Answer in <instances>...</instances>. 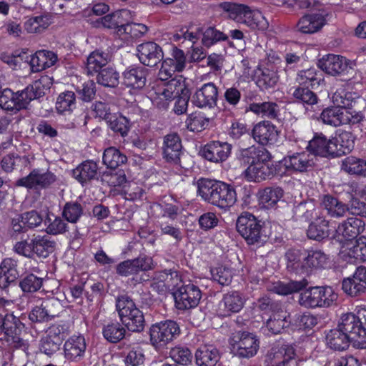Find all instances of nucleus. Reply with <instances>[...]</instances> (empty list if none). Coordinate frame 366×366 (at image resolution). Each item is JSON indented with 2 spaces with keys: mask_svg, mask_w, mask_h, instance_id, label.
Masks as SVG:
<instances>
[{
  "mask_svg": "<svg viewBox=\"0 0 366 366\" xmlns=\"http://www.w3.org/2000/svg\"><path fill=\"white\" fill-rule=\"evenodd\" d=\"M197 193L204 201L224 210L231 208L237 200L232 185L209 179L198 180Z\"/></svg>",
  "mask_w": 366,
  "mask_h": 366,
  "instance_id": "obj_1",
  "label": "nucleus"
},
{
  "mask_svg": "<svg viewBox=\"0 0 366 366\" xmlns=\"http://www.w3.org/2000/svg\"><path fill=\"white\" fill-rule=\"evenodd\" d=\"M56 247L55 241L48 235H34L31 239H26L16 242L14 250L19 255L27 258H33L36 255L39 258H46Z\"/></svg>",
  "mask_w": 366,
  "mask_h": 366,
  "instance_id": "obj_2",
  "label": "nucleus"
},
{
  "mask_svg": "<svg viewBox=\"0 0 366 366\" xmlns=\"http://www.w3.org/2000/svg\"><path fill=\"white\" fill-rule=\"evenodd\" d=\"M337 327L350 336L355 347L366 348V310L359 312L357 316L353 313L342 315Z\"/></svg>",
  "mask_w": 366,
  "mask_h": 366,
  "instance_id": "obj_3",
  "label": "nucleus"
},
{
  "mask_svg": "<svg viewBox=\"0 0 366 366\" xmlns=\"http://www.w3.org/2000/svg\"><path fill=\"white\" fill-rule=\"evenodd\" d=\"M236 227L248 244L260 246L267 241L260 221L250 213H242L237 218Z\"/></svg>",
  "mask_w": 366,
  "mask_h": 366,
  "instance_id": "obj_4",
  "label": "nucleus"
},
{
  "mask_svg": "<svg viewBox=\"0 0 366 366\" xmlns=\"http://www.w3.org/2000/svg\"><path fill=\"white\" fill-rule=\"evenodd\" d=\"M64 311L61 302L56 297L51 296L38 300L29 314V319L32 322H46L58 317Z\"/></svg>",
  "mask_w": 366,
  "mask_h": 366,
  "instance_id": "obj_5",
  "label": "nucleus"
},
{
  "mask_svg": "<svg viewBox=\"0 0 366 366\" xmlns=\"http://www.w3.org/2000/svg\"><path fill=\"white\" fill-rule=\"evenodd\" d=\"M59 181V177L51 171L42 168L33 169L30 173L19 179L16 185L27 189L38 191L50 188Z\"/></svg>",
  "mask_w": 366,
  "mask_h": 366,
  "instance_id": "obj_6",
  "label": "nucleus"
},
{
  "mask_svg": "<svg viewBox=\"0 0 366 366\" xmlns=\"http://www.w3.org/2000/svg\"><path fill=\"white\" fill-rule=\"evenodd\" d=\"M177 323L172 320L157 322L149 329L151 345L157 350H162L179 334Z\"/></svg>",
  "mask_w": 366,
  "mask_h": 366,
  "instance_id": "obj_7",
  "label": "nucleus"
},
{
  "mask_svg": "<svg viewBox=\"0 0 366 366\" xmlns=\"http://www.w3.org/2000/svg\"><path fill=\"white\" fill-rule=\"evenodd\" d=\"M51 85L50 78L44 76L34 81L24 89L15 93L17 110L26 108L31 100L44 96L46 91L50 89Z\"/></svg>",
  "mask_w": 366,
  "mask_h": 366,
  "instance_id": "obj_8",
  "label": "nucleus"
},
{
  "mask_svg": "<svg viewBox=\"0 0 366 366\" xmlns=\"http://www.w3.org/2000/svg\"><path fill=\"white\" fill-rule=\"evenodd\" d=\"M229 343L237 355L244 358L254 356L259 347L257 337L247 332L239 331L233 333L229 339Z\"/></svg>",
  "mask_w": 366,
  "mask_h": 366,
  "instance_id": "obj_9",
  "label": "nucleus"
},
{
  "mask_svg": "<svg viewBox=\"0 0 366 366\" xmlns=\"http://www.w3.org/2000/svg\"><path fill=\"white\" fill-rule=\"evenodd\" d=\"M24 328V325L19 317L11 313H6L4 325L1 326L0 331L4 332L6 342L16 349L25 348L26 342L21 337V334Z\"/></svg>",
  "mask_w": 366,
  "mask_h": 366,
  "instance_id": "obj_10",
  "label": "nucleus"
},
{
  "mask_svg": "<svg viewBox=\"0 0 366 366\" xmlns=\"http://www.w3.org/2000/svg\"><path fill=\"white\" fill-rule=\"evenodd\" d=\"M218 88L212 82H208L197 88L191 97L192 104L200 109H212L217 107Z\"/></svg>",
  "mask_w": 366,
  "mask_h": 366,
  "instance_id": "obj_11",
  "label": "nucleus"
},
{
  "mask_svg": "<svg viewBox=\"0 0 366 366\" xmlns=\"http://www.w3.org/2000/svg\"><path fill=\"white\" fill-rule=\"evenodd\" d=\"M175 305L179 310H189L197 307L202 297L196 285L188 284L180 287L174 294Z\"/></svg>",
  "mask_w": 366,
  "mask_h": 366,
  "instance_id": "obj_12",
  "label": "nucleus"
},
{
  "mask_svg": "<svg viewBox=\"0 0 366 366\" xmlns=\"http://www.w3.org/2000/svg\"><path fill=\"white\" fill-rule=\"evenodd\" d=\"M154 267L152 258L142 255L133 259L124 260L117 265L116 272L122 277L133 276Z\"/></svg>",
  "mask_w": 366,
  "mask_h": 366,
  "instance_id": "obj_13",
  "label": "nucleus"
},
{
  "mask_svg": "<svg viewBox=\"0 0 366 366\" xmlns=\"http://www.w3.org/2000/svg\"><path fill=\"white\" fill-rule=\"evenodd\" d=\"M296 356L295 347L292 345L283 344L272 347L267 354L266 366H290Z\"/></svg>",
  "mask_w": 366,
  "mask_h": 366,
  "instance_id": "obj_14",
  "label": "nucleus"
},
{
  "mask_svg": "<svg viewBox=\"0 0 366 366\" xmlns=\"http://www.w3.org/2000/svg\"><path fill=\"white\" fill-rule=\"evenodd\" d=\"M353 63L345 57L336 55L327 54L319 60V67L332 76H337L348 72L352 68Z\"/></svg>",
  "mask_w": 366,
  "mask_h": 366,
  "instance_id": "obj_15",
  "label": "nucleus"
},
{
  "mask_svg": "<svg viewBox=\"0 0 366 366\" xmlns=\"http://www.w3.org/2000/svg\"><path fill=\"white\" fill-rule=\"evenodd\" d=\"M282 164L288 171L304 172L315 164L314 154L306 151L289 154L282 159Z\"/></svg>",
  "mask_w": 366,
  "mask_h": 366,
  "instance_id": "obj_16",
  "label": "nucleus"
},
{
  "mask_svg": "<svg viewBox=\"0 0 366 366\" xmlns=\"http://www.w3.org/2000/svg\"><path fill=\"white\" fill-rule=\"evenodd\" d=\"M172 58H166L162 63L158 77L161 81H167L176 71H182L186 66V57L182 50L174 48Z\"/></svg>",
  "mask_w": 366,
  "mask_h": 366,
  "instance_id": "obj_17",
  "label": "nucleus"
},
{
  "mask_svg": "<svg viewBox=\"0 0 366 366\" xmlns=\"http://www.w3.org/2000/svg\"><path fill=\"white\" fill-rule=\"evenodd\" d=\"M137 54L140 62L150 67L157 66L164 57L162 47L153 41L139 44L137 46Z\"/></svg>",
  "mask_w": 366,
  "mask_h": 366,
  "instance_id": "obj_18",
  "label": "nucleus"
},
{
  "mask_svg": "<svg viewBox=\"0 0 366 366\" xmlns=\"http://www.w3.org/2000/svg\"><path fill=\"white\" fill-rule=\"evenodd\" d=\"M343 291L351 297H357L366 292V267H357L352 277L345 278L342 282Z\"/></svg>",
  "mask_w": 366,
  "mask_h": 366,
  "instance_id": "obj_19",
  "label": "nucleus"
},
{
  "mask_svg": "<svg viewBox=\"0 0 366 366\" xmlns=\"http://www.w3.org/2000/svg\"><path fill=\"white\" fill-rule=\"evenodd\" d=\"M269 159H259L256 163L249 164L244 172V177L249 182H256L271 179L275 173V168L269 163Z\"/></svg>",
  "mask_w": 366,
  "mask_h": 366,
  "instance_id": "obj_20",
  "label": "nucleus"
},
{
  "mask_svg": "<svg viewBox=\"0 0 366 366\" xmlns=\"http://www.w3.org/2000/svg\"><path fill=\"white\" fill-rule=\"evenodd\" d=\"M306 149L310 154H314L315 161L317 156L322 157H335L336 146L332 139H327L322 134H316L308 142Z\"/></svg>",
  "mask_w": 366,
  "mask_h": 366,
  "instance_id": "obj_21",
  "label": "nucleus"
},
{
  "mask_svg": "<svg viewBox=\"0 0 366 366\" xmlns=\"http://www.w3.org/2000/svg\"><path fill=\"white\" fill-rule=\"evenodd\" d=\"M365 222L356 217H349L336 229L337 241L342 242L343 239L347 241L355 239L365 230Z\"/></svg>",
  "mask_w": 366,
  "mask_h": 366,
  "instance_id": "obj_22",
  "label": "nucleus"
},
{
  "mask_svg": "<svg viewBox=\"0 0 366 366\" xmlns=\"http://www.w3.org/2000/svg\"><path fill=\"white\" fill-rule=\"evenodd\" d=\"M231 151L230 144L214 141L204 146L202 155L206 159L217 163L225 161L230 155Z\"/></svg>",
  "mask_w": 366,
  "mask_h": 366,
  "instance_id": "obj_23",
  "label": "nucleus"
},
{
  "mask_svg": "<svg viewBox=\"0 0 366 366\" xmlns=\"http://www.w3.org/2000/svg\"><path fill=\"white\" fill-rule=\"evenodd\" d=\"M86 349V344L84 337L73 335L64 345V356L67 360L79 362L83 359Z\"/></svg>",
  "mask_w": 366,
  "mask_h": 366,
  "instance_id": "obj_24",
  "label": "nucleus"
},
{
  "mask_svg": "<svg viewBox=\"0 0 366 366\" xmlns=\"http://www.w3.org/2000/svg\"><path fill=\"white\" fill-rule=\"evenodd\" d=\"M182 149V142L177 134L172 133L164 137L163 154L167 162L179 164Z\"/></svg>",
  "mask_w": 366,
  "mask_h": 366,
  "instance_id": "obj_25",
  "label": "nucleus"
},
{
  "mask_svg": "<svg viewBox=\"0 0 366 366\" xmlns=\"http://www.w3.org/2000/svg\"><path fill=\"white\" fill-rule=\"evenodd\" d=\"M148 69L142 66H131L123 72V83L129 87L142 89L146 84Z\"/></svg>",
  "mask_w": 366,
  "mask_h": 366,
  "instance_id": "obj_26",
  "label": "nucleus"
},
{
  "mask_svg": "<svg viewBox=\"0 0 366 366\" xmlns=\"http://www.w3.org/2000/svg\"><path fill=\"white\" fill-rule=\"evenodd\" d=\"M253 139L262 145H267L274 142L277 131L274 124L269 121H262L255 124L252 129Z\"/></svg>",
  "mask_w": 366,
  "mask_h": 366,
  "instance_id": "obj_27",
  "label": "nucleus"
},
{
  "mask_svg": "<svg viewBox=\"0 0 366 366\" xmlns=\"http://www.w3.org/2000/svg\"><path fill=\"white\" fill-rule=\"evenodd\" d=\"M19 277L17 261L5 258L0 263V288L6 290Z\"/></svg>",
  "mask_w": 366,
  "mask_h": 366,
  "instance_id": "obj_28",
  "label": "nucleus"
},
{
  "mask_svg": "<svg viewBox=\"0 0 366 366\" xmlns=\"http://www.w3.org/2000/svg\"><path fill=\"white\" fill-rule=\"evenodd\" d=\"M99 171L98 163L93 160H85L72 170L73 177L84 185L97 179Z\"/></svg>",
  "mask_w": 366,
  "mask_h": 366,
  "instance_id": "obj_29",
  "label": "nucleus"
},
{
  "mask_svg": "<svg viewBox=\"0 0 366 366\" xmlns=\"http://www.w3.org/2000/svg\"><path fill=\"white\" fill-rule=\"evenodd\" d=\"M244 305L242 295L238 292L225 294L219 304L221 315L229 316L232 313L239 312Z\"/></svg>",
  "mask_w": 366,
  "mask_h": 366,
  "instance_id": "obj_30",
  "label": "nucleus"
},
{
  "mask_svg": "<svg viewBox=\"0 0 366 366\" xmlns=\"http://www.w3.org/2000/svg\"><path fill=\"white\" fill-rule=\"evenodd\" d=\"M326 22L325 14L312 13L303 16L298 21V30L304 34H312L318 31Z\"/></svg>",
  "mask_w": 366,
  "mask_h": 366,
  "instance_id": "obj_31",
  "label": "nucleus"
},
{
  "mask_svg": "<svg viewBox=\"0 0 366 366\" xmlns=\"http://www.w3.org/2000/svg\"><path fill=\"white\" fill-rule=\"evenodd\" d=\"M57 55L51 51L39 50L30 56L29 64L33 72L49 68L57 61Z\"/></svg>",
  "mask_w": 366,
  "mask_h": 366,
  "instance_id": "obj_32",
  "label": "nucleus"
},
{
  "mask_svg": "<svg viewBox=\"0 0 366 366\" xmlns=\"http://www.w3.org/2000/svg\"><path fill=\"white\" fill-rule=\"evenodd\" d=\"M287 317V312L283 310L273 312L262 327L263 332L268 335L280 334L288 325Z\"/></svg>",
  "mask_w": 366,
  "mask_h": 366,
  "instance_id": "obj_33",
  "label": "nucleus"
},
{
  "mask_svg": "<svg viewBox=\"0 0 366 366\" xmlns=\"http://www.w3.org/2000/svg\"><path fill=\"white\" fill-rule=\"evenodd\" d=\"M343 257L350 261L353 259L360 262H366V237L361 236L354 243L347 244L341 251Z\"/></svg>",
  "mask_w": 366,
  "mask_h": 366,
  "instance_id": "obj_34",
  "label": "nucleus"
},
{
  "mask_svg": "<svg viewBox=\"0 0 366 366\" xmlns=\"http://www.w3.org/2000/svg\"><path fill=\"white\" fill-rule=\"evenodd\" d=\"M198 366H215L219 360V352L213 345H202L195 353Z\"/></svg>",
  "mask_w": 366,
  "mask_h": 366,
  "instance_id": "obj_35",
  "label": "nucleus"
},
{
  "mask_svg": "<svg viewBox=\"0 0 366 366\" xmlns=\"http://www.w3.org/2000/svg\"><path fill=\"white\" fill-rule=\"evenodd\" d=\"M129 10L121 9L102 17L99 22L103 27L114 29L117 34L118 30L124 26V24H126V20L129 18Z\"/></svg>",
  "mask_w": 366,
  "mask_h": 366,
  "instance_id": "obj_36",
  "label": "nucleus"
},
{
  "mask_svg": "<svg viewBox=\"0 0 366 366\" xmlns=\"http://www.w3.org/2000/svg\"><path fill=\"white\" fill-rule=\"evenodd\" d=\"M326 342L330 348L334 350L342 351L349 347L352 340L350 336H347L337 327L328 332L326 335Z\"/></svg>",
  "mask_w": 366,
  "mask_h": 366,
  "instance_id": "obj_37",
  "label": "nucleus"
},
{
  "mask_svg": "<svg viewBox=\"0 0 366 366\" xmlns=\"http://www.w3.org/2000/svg\"><path fill=\"white\" fill-rule=\"evenodd\" d=\"M307 237L311 239L322 240L330 237L329 221L324 217H318L308 227Z\"/></svg>",
  "mask_w": 366,
  "mask_h": 366,
  "instance_id": "obj_38",
  "label": "nucleus"
},
{
  "mask_svg": "<svg viewBox=\"0 0 366 366\" xmlns=\"http://www.w3.org/2000/svg\"><path fill=\"white\" fill-rule=\"evenodd\" d=\"M247 111H250L262 118L274 119L278 117L280 107L274 102L252 103L249 105Z\"/></svg>",
  "mask_w": 366,
  "mask_h": 366,
  "instance_id": "obj_39",
  "label": "nucleus"
},
{
  "mask_svg": "<svg viewBox=\"0 0 366 366\" xmlns=\"http://www.w3.org/2000/svg\"><path fill=\"white\" fill-rule=\"evenodd\" d=\"M328 255L321 250L310 251L306 254L305 259V273L312 269H324L329 264Z\"/></svg>",
  "mask_w": 366,
  "mask_h": 366,
  "instance_id": "obj_40",
  "label": "nucleus"
},
{
  "mask_svg": "<svg viewBox=\"0 0 366 366\" xmlns=\"http://www.w3.org/2000/svg\"><path fill=\"white\" fill-rule=\"evenodd\" d=\"M345 108L342 107H329L324 109L320 114V119L325 124L339 127L344 124Z\"/></svg>",
  "mask_w": 366,
  "mask_h": 366,
  "instance_id": "obj_41",
  "label": "nucleus"
},
{
  "mask_svg": "<svg viewBox=\"0 0 366 366\" xmlns=\"http://www.w3.org/2000/svg\"><path fill=\"white\" fill-rule=\"evenodd\" d=\"M122 323L133 332H140L143 331L145 325L144 317L142 312L139 310H133L127 315L120 318Z\"/></svg>",
  "mask_w": 366,
  "mask_h": 366,
  "instance_id": "obj_42",
  "label": "nucleus"
},
{
  "mask_svg": "<svg viewBox=\"0 0 366 366\" xmlns=\"http://www.w3.org/2000/svg\"><path fill=\"white\" fill-rule=\"evenodd\" d=\"M306 254L300 249H290L285 253L287 268L297 274L305 273V259Z\"/></svg>",
  "mask_w": 366,
  "mask_h": 366,
  "instance_id": "obj_43",
  "label": "nucleus"
},
{
  "mask_svg": "<svg viewBox=\"0 0 366 366\" xmlns=\"http://www.w3.org/2000/svg\"><path fill=\"white\" fill-rule=\"evenodd\" d=\"M322 204L328 215L334 218L343 217L348 210L347 205L330 195L324 196Z\"/></svg>",
  "mask_w": 366,
  "mask_h": 366,
  "instance_id": "obj_44",
  "label": "nucleus"
},
{
  "mask_svg": "<svg viewBox=\"0 0 366 366\" xmlns=\"http://www.w3.org/2000/svg\"><path fill=\"white\" fill-rule=\"evenodd\" d=\"M238 158L244 164H251L256 163L259 159H270L271 155L265 149L252 146L241 149Z\"/></svg>",
  "mask_w": 366,
  "mask_h": 366,
  "instance_id": "obj_45",
  "label": "nucleus"
},
{
  "mask_svg": "<svg viewBox=\"0 0 366 366\" xmlns=\"http://www.w3.org/2000/svg\"><path fill=\"white\" fill-rule=\"evenodd\" d=\"M341 169L350 174L366 176V160L354 156L346 157L342 161Z\"/></svg>",
  "mask_w": 366,
  "mask_h": 366,
  "instance_id": "obj_46",
  "label": "nucleus"
},
{
  "mask_svg": "<svg viewBox=\"0 0 366 366\" xmlns=\"http://www.w3.org/2000/svg\"><path fill=\"white\" fill-rule=\"evenodd\" d=\"M290 94L297 102L302 104L306 108L317 104L318 97L308 87L293 86L290 90Z\"/></svg>",
  "mask_w": 366,
  "mask_h": 366,
  "instance_id": "obj_47",
  "label": "nucleus"
},
{
  "mask_svg": "<svg viewBox=\"0 0 366 366\" xmlns=\"http://www.w3.org/2000/svg\"><path fill=\"white\" fill-rule=\"evenodd\" d=\"M127 161V157L116 147H110L104 151L102 162L108 168L116 169Z\"/></svg>",
  "mask_w": 366,
  "mask_h": 366,
  "instance_id": "obj_48",
  "label": "nucleus"
},
{
  "mask_svg": "<svg viewBox=\"0 0 366 366\" xmlns=\"http://www.w3.org/2000/svg\"><path fill=\"white\" fill-rule=\"evenodd\" d=\"M332 142H335V146H336L335 157L349 153L355 145L352 134L345 131L340 133L337 137L332 138Z\"/></svg>",
  "mask_w": 366,
  "mask_h": 366,
  "instance_id": "obj_49",
  "label": "nucleus"
},
{
  "mask_svg": "<svg viewBox=\"0 0 366 366\" xmlns=\"http://www.w3.org/2000/svg\"><path fill=\"white\" fill-rule=\"evenodd\" d=\"M129 19H127L126 24L118 30V36L124 39H137L147 33L148 29L144 24L129 23Z\"/></svg>",
  "mask_w": 366,
  "mask_h": 366,
  "instance_id": "obj_50",
  "label": "nucleus"
},
{
  "mask_svg": "<svg viewBox=\"0 0 366 366\" xmlns=\"http://www.w3.org/2000/svg\"><path fill=\"white\" fill-rule=\"evenodd\" d=\"M242 24H244L253 29L264 30L268 26V22L262 14L258 10H252L249 6L245 14L243 15Z\"/></svg>",
  "mask_w": 366,
  "mask_h": 366,
  "instance_id": "obj_51",
  "label": "nucleus"
},
{
  "mask_svg": "<svg viewBox=\"0 0 366 366\" xmlns=\"http://www.w3.org/2000/svg\"><path fill=\"white\" fill-rule=\"evenodd\" d=\"M259 201L267 207H274L284 195L283 189L280 187H266L258 193Z\"/></svg>",
  "mask_w": 366,
  "mask_h": 366,
  "instance_id": "obj_52",
  "label": "nucleus"
},
{
  "mask_svg": "<svg viewBox=\"0 0 366 366\" xmlns=\"http://www.w3.org/2000/svg\"><path fill=\"white\" fill-rule=\"evenodd\" d=\"M320 287H310L299 295V304L307 308L320 307L321 298Z\"/></svg>",
  "mask_w": 366,
  "mask_h": 366,
  "instance_id": "obj_53",
  "label": "nucleus"
},
{
  "mask_svg": "<svg viewBox=\"0 0 366 366\" xmlns=\"http://www.w3.org/2000/svg\"><path fill=\"white\" fill-rule=\"evenodd\" d=\"M102 334L108 342L117 343L124 337L126 330L119 322H112L103 327Z\"/></svg>",
  "mask_w": 366,
  "mask_h": 366,
  "instance_id": "obj_54",
  "label": "nucleus"
},
{
  "mask_svg": "<svg viewBox=\"0 0 366 366\" xmlns=\"http://www.w3.org/2000/svg\"><path fill=\"white\" fill-rule=\"evenodd\" d=\"M108 63V54L99 51H94L89 54L87 58L86 69L89 74L99 72L103 69L104 66Z\"/></svg>",
  "mask_w": 366,
  "mask_h": 366,
  "instance_id": "obj_55",
  "label": "nucleus"
},
{
  "mask_svg": "<svg viewBox=\"0 0 366 366\" xmlns=\"http://www.w3.org/2000/svg\"><path fill=\"white\" fill-rule=\"evenodd\" d=\"M307 285L308 282L305 279L300 281H290L287 283L278 282L274 285L272 290L277 294L287 295L300 291Z\"/></svg>",
  "mask_w": 366,
  "mask_h": 366,
  "instance_id": "obj_56",
  "label": "nucleus"
},
{
  "mask_svg": "<svg viewBox=\"0 0 366 366\" xmlns=\"http://www.w3.org/2000/svg\"><path fill=\"white\" fill-rule=\"evenodd\" d=\"M322 81L321 74L315 68L300 71L297 76V81L306 87L312 89L318 86Z\"/></svg>",
  "mask_w": 366,
  "mask_h": 366,
  "instance_id": "obj_57",
  "label": "nucleus"
},
{
  "mask_svg": "<svg viewBox=\"0 0 366 366\" xmlns=\"http://www.w3.org/2000/svg\"><path fill=\"white\" fill-rule=\"evenodd\" d=\"M44 279L32 273L26 274L19 282V287L24 292H37L43 285Z\"/></svg>",
  "mask_w": 366,
  "mask_h": 366,
  "instance_id": "obj_58",
  "label": "nucleus"
},
{
  "mask_svg": "<svg viewBox=\"0 0 366 366\" xmlns=\"http://www.w3.org/2000/svg\"><path fill=\"white\" fill-rule=\"evenodd\" d=\"M51 24L48 16L40 15L29 18L24 24V28L29 33H41Z\"/></svg>",
  "mask_w": 366,
  "mask_h": 366,
  "instance_id": "obj_59",
  "label": "nucleus"
},
{
  "mask_svg": "<svg viewBox=\"0 0 366 366\" xmlns=\"http://www.w3.org/2000/svg\"><path fill=\"white\" fill-rule=\"evenodd\" d=\"M260 74L257 78V85L262 90L274 88L278 81L277 73L269 69H259Z\"/></svg>",
  "mask_w": 366,
  "mask_h": 366,
  "instance_id": "obj_60",
  "label": "nucleus"
},
{
  "mask_svg": "<svg viewBox=\"0 0 366 366\" xmlns=\"http://www.w3.org/2000/svg\"><path fill=\"white\" fill-rule=\"evenodd\" d=\"M97 82L107 87H115L119 84V74L112 67H106L97 72Z\"/></svg>",
  "mask_w": 366,
  "mask_h": 366,
  "instance_id": "obj_61",
  "label": "nucleus"
},
{
  "mask_svg": "<svg viewBox=\"0 0 366 366\" xmlns=\"http://www.w3.org/2000/svg\"><path fill=\"white\" fill-rule=\"evenodd\" d=\"M84 209L77 202H66L62 209L63 217L71 223H76L82 216Z\"/></svg>",
  "mask_w": 366,
  "mask_h": 366,
  "instance_id": "obj_62",
  "label": "nucleus"
},
{
  "mask_svg": "<svg viewBox=\"0 0 366 366\" xmlns=\"http://www.w3.org/2000/svg\"><path fill=\"white\" fill-rule=\"evenodd\" d=\"M219 6L223 11L228 14L229 19L238 23L242 22L243 15L245 14L248 7L244 4H237L232 2H223Z\"/></svg>",
  "mask_w": 366,
  "mask_h": 366,
  "instance_id": "obj_63",
  "label": "nucleus"
},
{
  "mask_svg": "<svg viewBox=\"0 0 366 366\" xmlns=\"http://www.w3.org/2000/svg\"><path fill=\"white\" fill-rule=\"evenodd\" d=\"M76 97L73 92L67 91L60 94L56 102V109L59 114L70 112L75 108Z\"/></svg>",
  "mask_w": 366,
  "mask_h": 366,
  "instance_id": "obj_64",
  "label": "nucleus"
}]
</instances>
